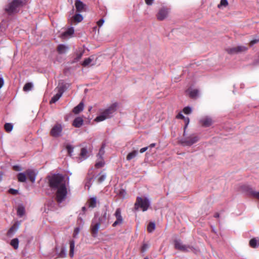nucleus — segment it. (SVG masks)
Wrapping results in <instances>:
<instances>
[{
	"label": "nucleus",
	"mask_w": 259,
	"mask_h": 259,
	"mask_svg": "<svg viewBox=\"0 0 259 259\" xmlns=\"http://www.w3.org/2000/svg\"><path fill=\"white\" fill-rule=\"evenodd\" d=\"M82 210H85V207H82Z\"/></svg>",
	"instance_id": "63"
},
{
	"label": "nucleus",
	"mask_w": 259,
	"mask_h": 259,
	"mask_svg": "<svg viewBox=\"0 0 259 259\" xmlns=\"http://www.w3.org/2000/svg\"><path fill=\"white\" fill-rule=\"evenodd\" d=\"M83 20V17L81 15L77 14L73 16L70 19L71 23H77L80 22Z\"/></svg>",
	"instance_id": "18"
},
{
	"label": "nucleus",
	"mask_w": 259,
	"mask_h": 259,
	"mask_svg": "<svg viewBox=\"0 0 259 259\" xmlns=\"http://www.w3.org/2000/svg\"><path fill=\"white\" fill-rule=\"evenodd\" d=\"M67 191L66 185H63L62 187L57 189L56 192V201L58 203H61L66 197Z\"/></svg>",
	"instance_id": "5"
},
{
	"label": "nucleus",
	"mask_w": 259,
	"mask_h": 259,
	"mask_svg": "<svg viewBox=\"0 0 259 259\" xmlns=\"http://www.w3.org/2000/svg\"><path fill=\"white\" fill-rule=\"evenodd\" d=\"M247 50V48L244 46H237L236 47L228 49V52L230 54H235L245 52Z\"/></svg>",
	"instance_id": "13"
},
{
	"label": "nucleus",
	"mask_w": 259,
	"mask_h": 259,
	"mask_svg": "<svg viewBox=\"0 0 259 259\" xmlns=\"http://www.w3.org/2000/svg\"><path fill=\"white\" fill-rule=\"evenodd\" d=\"M13 128V125L12 123H6L4 125V128L6 132L9 133L12 131Z\"/></svg>",
	"instance_id": "36"
},
{
	"label": "nucleus",
	"mask_w": 259,
	"mask_h": 259,
	"mask_svg": "<svg viewBox=\"0 0 259 259\" xmlns=\"http://www.w3.org/2000/svg\"><path fill=\"white\" fill-rule=\"evenodd\" d=\"M100 159V160L97 162L95 164V167L97 168H100L101 167H102L105 164V162L103 158Z\"/></svg>",
	"instance_id": "38"
},
{
	"label": "nucleus",
	"mask_w": 259,
	"mask_h": 259,
	"mask_svg": "<svg viewBox=\"0 0 259 259\" xmlns=\"http://www.w3.org/2000/svg\"><path fill=\"white\" fill-rule=\"evenodd\" d=\"M168 10L166 9H161L157 14V17L158 20H162L164 19L168 15Z\"/></svg>",
	"instance_id": "17"
},
{
	"label": "nucleus",
	"mask_w": 259,
	"mask_h": 259,
	"mask_svg": "<svg viewBox=\"0 0 259 259\" xmlns=\"http://www.w3.org/2000/svg\"><path fill=\"white\" fill-rule=\"evenodd\" d=\"M87 153H88V151H87V150L86 149V148H82L81 149L80 156L83 159H85L87 157Z\"/></svg>",
	"instance_id": "39"
},
{
	"label": "nucleus",
	"mask_w": 259,
	"mask_h": 259,
	"mask_svg": "<svg viewBox=\"0 0 259 259\" xmlns=\"http://www.w3.org/2000/svg\"><path fill=\"white\" fill-rule=\"evenodd\" d=\"M249 245L250 247H251V248H256L257 245H258V243H257V238L254 237V238L251 239L249 240Z\"/></svg>",
	"instance_id": "29"
},
{
	"label": "nucleus",
	"mask_w": 259,
	"mask_h": 259,
	"mask_svg": "<svg viewBox=\"0 0 259 259\" xmlns=\"http://www.w3.org/2000/svg\"><path fill=\"white\" fill-rule=\"evenodd\" d=\"M96 218L94 219L91 226V233L94 237L98 234V230L101 225L99 222H96Z\"/></svg>",
	"instance_id": "10"
},
{
	"label": "nucleus",
	"mask_w": 259,
	"mask_h": 259,
	"mask_svg": "<svg viewBox=\"0 0 259 259\" xmlns=\"http://www.w3.org/2000/svg\"><path fill=\"white\" fill-rule=\"evenodd\" d=\"M106 179V175H102L99 176V177L98 179V182L99 183H102Z\"/></svg>",
	"instance_id": "44"
},
{
	"label": "nucleus",
	"mask_w": 259,
	"mask_h": 259,
	"mask_svg": "<svg viewBox=\"0 0 259 259\" xmlns=\"http://www.w3.org/2000/svg\"><path fill=\"white\" fill-rule=\"evenodd\" d=\"M69 49L68 46L64 45H59L57 48V51L59 54H63L66 53Z\"/></svg>",
	"instance_id": "21"
},
{
	"label": "nucleus",
	"mask_w": 259,
	"mask_h": 259,
	"mask_svg": "<svg viewBox=\"0 0 259 259\" xmlns=\"http://www.w3.org/2000/svg\"><path fill=\"white\" fill-rule=\"evenodd\" d=\"M97 203V199L96 197H91L88 201V206L90 208H94L96 207Z\"/></svg>",
	"instance_id": "20"
},
{
	"label": "nucleus",
	"mask_w": 259,
	"mask_h": 259,
	"mask_svg": "<svg viewBox=\"0 0 259 259\" xmlns=\"http://www.w3.org/2000/svg\"><path fill=\"white\" fill-rule=\"evenodd\" d=\"M104 19H102L97 22V25L99 27H101L103 25V24H104Z\"/></svg>",
	"instance_id": "51"
},
{
	"label": "nucleus",
	"mask_w": 259,
	"mask_h": 259,
	"mask_svg": "<svg viewBox=\"0 0 259 259\" xmlns=\"http://www.w3.org/2000/svg\"><path fill=\"white\" fill-rule=\"evenodd\" d=\"M104 146L103 145L101 148L100 149L99 153L98 154V156L100 157V158H103L102 155L104 154Z\"/></svg>",
	"instance_id": "43"
},
{
	"label": "nucleus",
	"mask_w": 259,
	"mask_h": 259,
	"mask_svg": "<svg viewBox=\"0 0 259 259\" xmlns=\"http://www.w3.org/2000/svg\"><path fill=\"white\" fill-rule=\"evenodd\" d=\"M83 109V104L80 102L77 106L75 107L73 109V112L74 114H78Z\"/></svg>",
	"instance_id": "24"
},
{
	"label": "nucleus",
	"mask_w": 259,
	"mask_h": 259,
	"mask_svg": "<svg viewBox=\"0 0 259 259\" xmlns=\"http://www.w3.org/2000/svg\"><path fill=\"white\" fill-rule=\"evenodd\" d=\"M9 193L13 195H17L18 193V191L17 190L11 188L9 190Z\"/></svg>",
	"instance_id": "46"
},
{
	"label": "nucleus",
	"mask_w": 259,
	"mask_h": 259,
	"mask_svg": "<svg viewBox=\"0 0 259 259\" xmlns=\"http://www.w3.org/2000/svg\"><path fill=\"white\" fill-rule=\"evenodd\" d=\"M83 123V120L82 118L77 117L74 119L73 121L72 125L75 127H81Z\"/></svg>",
	"instance_id": "19"
},
{
	"label": "nucleus",
	"mask_w": 259,
	"mask_h": 259,
	"mask_svg": "<svg viewBox=\"0 0 259 259\" xmlns=\"http://www.w3.org/2000/svg\"><path fill=\"white\" fill-rule=\"evenodd\" d=\"M117 107V104L113 103L108 108L104 110L99 116L96 117L94 121L96 122H101L111 118L112 116L113 113L116 111Z\"/></svg>",
	"instance_id": "2"
},
{
	"label": "nucleus",
	"mask_w": 259,
	"mask_h": 259,
	"mask_svg": "<svg viewBox=\"0 0 259 259\" xmlns=\"http://www.w3.org/2000/svg\"><path fill=\"white\" fill-rule=\"evenodd\" d=\"M147 149H148V147H144V148H141L140 150V152L142 153H144V152H145Z\"/></svg>",
	"instance_id": "57"
},
{
	"label": "nucleus",
	"mask_w": 259,
	"mask_h": 259,
	"mask_svg": "<svg viewBox=\"0 0 259 259\" xmlns=\"http://www.w3.org/2000/svg\"><path fill=\"white\" fill-rule=\"evenodd\" d=\"M75 6L77 12H81L85 10V5L80 0L75 1Z\"/></svg>",
	"instance_id": "16"
},
{
	"label": "nucleus",
	"mask_w": 259,
	"mask_h": 259,
	"mask_svg": "<svg viewBox=\"0 0 259 259\" xmlns=\"http://www.w3.org/2000/svg\"><path fill=\"white\" fill-rule=\"evenodd\" d=\"M214 217L215 218H219V214L218 213H216L214 214Z\"/></svg>",
	"instance_id": "61"
},
{
	"label": "nucleus",
	"mask_w": 259,
	"mask_h": 259,
	"mask_svg": "<svg viewBox=\"0 0 259 259\" xmlns=\"http://www.w3.org/2000/svg\"><path fill=\"white\" fill-rule=\"evenodd\" d=\"M155 229V225L154 223L150 222L148 225L147 231L149 233L152 232Z\"/></svg>",
	"instance_id": "37"
},
{
	"label": "nucleus",
	"mask_w": 259,
	"mask_h": 259,
	"mask_svg": "<svg viewBox=\"0 0 259 259\" xmlns=\"http://www.w3.org/2000/svg\"><path fill=\"white\" fill-rule=\"evenodd\" d=\"M137 154L138 152L136 150H134L132 152L129 153L126 156V159L127 160H130L132 159L137 156Z\"/></svg>",
	"instance_id": "34"
},
{
	"label": "nucleus",
	"mask_w": 259,
	"mask_h": 259,
	"mask_svg": "<svg viewBox=\"0 0 259 259\" xmlns=\"http://www.w3.org/2000/svg\"><path fill=\"white\" fill-rule=\"evenodd\" d=\"M3 176V172H0V182L2 180V177Z\"/></svg>",
	"instance_id": "59"
},
{
	"label": "nucleus",
	"mask_w": 259,
	"mask_h": 259,
	"mask_svg": "<svg viewBox=\"0 0 259 259\" xmlns=\"http://www.w3.org/2000/svg\"><path fill=\"white\" fill-rule=\"evenodd\" d=\"M13 170H14L15 171H20V170H21V168L20 167V166H19L18 165H14L13 167Z\"/></svg>",
	"instance_id": "55"
},
{
	"label": "nucleus",
	"mask_w": 259,
	"mask_h": 259,
	"mask_svg": "<svg viewBox=\"0 0 259 259\" xmlns=\"http://www.w3.org/2000/svg\"><path fill=\"white\" fill-rule=\"evenodd\" d=\"M183 112L186 114H190L191 112V109L189 107H186L183 109Z\"/></svg>",
	"instance_id": "45"
},
{
	"label": "nucleus",
	"mask_w": 259,
	"mask_h": 259,
	"mask_svg": "<svg viewBox=\"0 0 259 259\" xmlns=\"http://www.w3.org/2000/svg\"><path fill=\"white\" fill-rule=\"evenodd\" d=\"M49 186L52 189H56L66 185L64 177L61 174H54L47 177Z\"/></svg>",
	"instance_id": "1"
},
{
	"label": "nucleus",
	"mask_w": 259,
	"mask_h": 259,
	"mask_svg": "<svg viewBox=\"0 0 259 259\" xmlns=\"http://www.w3.org/2000/svg\"><path fill=\"white\" fill-rule=\"evenodd\" d=\"M259 41V38H255V39H252L250 41V45L251 46H252L254 44H256L257 42H258Z\"/></svg>",
	"instance_id": "49"
},
{
	"label": "nucleus",
	"mask_w": 259,
	"mask_h": 259,
	"mask_svg": "<svg viewBox=\"0 0 259 259\" xmlns=\"http://www.w3.org/2000/svg\"><path fill=\"white\" fill-rule=\"evenodd\" d=\"M153 0H145V3L147 5H151L153 4Z\"/></svg>",
	"instance_id": "56"
},
{
	"label": "nucleus",
	"mask_w": 259,
	"mask_h": 259,
	"mask_svg": "<svg viewBox=\"0 0 259 259\" xmlns=\"http://www.w3.org/2000/svg\"><path fill=\"white\" fill-rule=\"evenodd\" d=\"M84 53V50L82 49H79L78 51L76 53L75 55V57L74 58L75 61H78L82 57L83 54Z\"/></svg>",
	"instance_id": "30"
},
{
	"label": "nucleus",
	"mask_w": 259,
	"mask_h": 259,
	"mask_svg": "<svg viewBox=\"0 0 259 259\" xmlns=\"http://www.w3.org/2000/svg\"><path fill=\"white\" fill-rule=\"evenodd\" d=\"M62 130L63 128L61 124L57 123L51 129L50 135L53 137H58L61 136Z\"/></svg>",
	"instance_id": "7"
},
{
	"label": "nucleus",
	"mask_w": 259,
	"mask_h": 259,
	"mask_svg": "<svg viewBox=\"0 0 259 259\" xmlns=\"http://www.w3.org/2000/svg\"><path fill=\"white\" fill-rule=\"evenodd\" d=\"M174 246L176 249L182 251H187L188 246L182 244L180 240H174Z\"/></svg>",
	"instance_id": "11"
},
{
	"label": "nucleus",
	"mask_w": 259,
	"mask_h": 259,
	"mask_svg": "<svg viewBox=\"0 0 259 259\" xmlns=\"http://www.w3.org/2000/svg\"><path fill=\"white\" fill-rule=\"evenodd\" d=\"M10 244L14 249H17L19 246V240L17 238L13 239L10 242Z\"/></svg>",
	"instance_id": "33"
},
{
	"label": "nucleus",
	"mask_w": 259,
	"mask_h": 259,
	"mask_svg": "<svg viewBox=\"0 0 259 259\" xmlns=\"http://www.w3.org/2000/svg\"><path fill=\"white\" fill-rule=\"evenodd\" d=\"M80 231V229L79 227H76L74 229V232H73V237H75V236L79 233Z\"/></svg>",
	"instance_id": "48"
},
{
	"label": "nucleus",
	"mask_w": 259,
	"mask_h": 259,
	"mask_svg": "<svg viewBox=\"0 0 259 259\" xmlns=\"http://www.w3.org/2000/svg\"><path fill=\"white\" fill-rule=\"evenodd\" d=\"M186 95L190 96L191 97H195L199 96L200 94L198 89L190 88L186 91Z\"/></svg>",
	"instance_id": "15"
},
{
	"label": "nucleus",
	"mask_w": 259,
	"mask_h": 259,
	"mask_svg": "<svg viewBox=\"0 0 259 259\" xmlns=\"http://www.w3.org/2000/svg\"><path fill=\"white\" fill-rule=\"evenodd\" d=\"M257 240L258 245H259V237H256Z\"/></svg>",
	"instance_id": "62"
},
{
	"label": "nucleus",
	"mask_w": 259,
	"mask_h": 259,
	"mask_svg": "<svg viewBox=\"0 0 259 259\" xmlns=\"http://www.w3.org/2000/svg\"><path fill=\"white\" fill-rule=\"evenodd\" d=\"M25 208L23 206H19L17 208V214L20 217H22L25 214Z\"/></svg>",
	"instance_id": "32"
},
{
	"label": "nucleus",
	"mask_w": 259,
	"mask_h": 259,
	"mask_svg": "<svg viewBox=\"0 0 259 259\" xmlns=\"http://www.w3.org/2000/svg\"><path fill=\"white\" fill-rule=\"evenodd\" d=\"M66 149L67 150V152L68 155L71 156L72 155V153L73 150V147L71 145H67L66 146Z\"/></svg>",
	"instance_id": "42"
},
{
	"label": "nucleus",
	"mask_w": 259,
	"mask_h": 259,
	"mask_svg": "<svg viewBox=\"0 0 259 259\" xmlns=\"http://www.w3.org/2000/svg\"><path fill=\"white\" fill-rule=\"evenodd\" d=\"M199 139V138L197 135L192 134L187 138L182 139L180 142L184 146H190L198 142Z\"/></svg>",
	"instance_id": "6"
},
{
	"label": "nucleus",
	"mask_w": 259,
	"mask_h": 259,
	"mask_svg": "<svg viewBox=\"0 0 259 259\" xmlns=\"http://www.w3.org/2000/svg\"><path fill=\"white\" fill-rule=\"evenodd\" d=\"M74 33V29L73 27H71L68 29L67 31L64 32L61 34V37L63 38H66L67 37L71 36Z\"/></svg>",
	"instance_id": "22"
},
{
	"label": "nucleus",
	"mask_w": 259,
	"mask_h": 259,
	"mask_svg": "<svg viewBox=\"0 0 259 259\" xmlns=\"http://www.w3.org/2000/svg\"><path fill=\"white\" fill-rule=\"evenodd\" d=\"M150 203L147 198L138 197L135 203L134 208L137 210L141 208L143 211H145L148 209Z\"/></svg>",
	"instance_id": "4"
},
{
	"label": "nucleus",
	"mask_w": 259,
	"mask_h": 259,
	"mask_svg": "<svg viewBox=\"0 0 259 259\" xmlns=\"http://www.w3.org/2000/svg\"><path fill=\"white\" fill-rule=\"evenodd\" d=\"M247 193L250 196L259 199V192H256L251 188H249Z\"/></svg>",
	"instance_id": "25"
},
{
	"label": "nucleus",
	"mask_w": 259,
	"mask_h": 259,
	"mask_svg": "<svg viewBox=\"0 0 259 259\" xmlns=\"http://www.w3.org/2000/svg\"><path fill=\"white\" fill-rule=\"evenodd\" d=\"M66 251H65V248L64 247H62L61 248V250L58 254V256L59 257L64 258V257H66Z\"/></svg>",
	"instance_id": "40"
},
{
	"label": "nucleus",
	"mask_w": 259,
	"mask_h": 259,
	"mask_svg": "<svg viewBox=\"0 0 259 259\" xmlns=\"http://www.w3.org/2000/svg\"><path fill=\"white\" fill-rule=\"evenodd\" d=\"M17 230V227L15 225L12 226L7 232V235L9 237L12 236Z\"/></svg>",
	"instance_id": "35"
},
{
	"label": "nucleus",
	"mask_w": 259,
	"mask_h": 259,
	"mask_svg": "<svg viewBox=\"0 0 259 259\" xmlns=\"http://www.w3.org/2000/svg\"><path fill=\"white\" fill-rule=\"evenodd\" d=\"M25 4V0H14L6 8V11L9 14L16 13L18 11V9Z\"/></svg>",
	"instance_id": "3"
},
{
	"label": "nucleus",
	"mask_w": 259,
	"mask_h": 259,
	"mask_svg": "<svg viewBox=\"0 0 259 259\" xmlns=\"http://www.w3.org/2000/svg\"><path fill=\"white\" fill-rule=\"evenodd\" d=\"M199 123L203 127H208L212 124V120L210 117L206 116L201 118Z\"/></svg>",
	"instance_id": "12"
},
{
	"label": "nucleus",
	"mask_w": 259,
	"mask_h": 259,
	"mask_svg": "<svg viewBox=\"0 0 259 259\" xmlns=\"http://www.w3.org/2000/svg\"><path fill=\"white\" fill-rule=\"evenodd\" d=\"M4 85V79L2 78H0V89Z\"/></svg>",
	"instance_id": "58"
},
{
	"label": "nucleus",
	"mask_w": 259,
	"mask_h": 259,
	"mask_svg": "<svg viewBox=\"0 0 259 259\" xmlns=\"http://www.w3.org/2000/svg\"><path fill=\"white\" fill-rule=\"evenodd\" d=\"M33 88V84L32 82H27L24 85L23 90L25 92H28L31 91Z\"/></svg>",
	"instance_id": "28"
},
{
	"label": "nucleus",
	"mask_w": 259,
	"mask_h": 259,
	"mask_svg": "<svg viewBox=\"0 0 259 259\" xmlns=\"http://www.w3.org/2000/svg\"><path fill=\"white\" fill-rule=\"evenodd\" d=\"M59 98H52L50 101V104H52L53 103H56Z\"/></svg>",
	"instance_id": "53"
},
{
	"label": "nucleus",
	"mask_w": 259,
	"mask_h": 259,
	"mask_svg": "<svg viewBox=\"0 0 259 259\" xmlns=\"http://www.w3.org/2000/svg\"><path fill=\"white\" fill-rule=\"evenodd\" d=\"M93 57H91L85 59L82 63V65L84 67L89 66V65H93L95 63H92L93 61Z\"/></svg>",
	"instance_id": "23"
},
{
	"label": "nucleus",
	"mask_w": 259,
	"mask_h": 259,
	"mask_svg": "<svg viewBox=\"0 0 259 259\" xmlns=\"http://www.w3.org/2000/svg\"><path fill=\"white\" fill-rule=\"evenodd\" d=\"M108 219V215L107 214V211H105L102 215L99 218L98 222L101 224H103L105 223L106 221Z\"/></svg>",
	"instance_id": "26"
},
{
	"label": "nucleus",
	"mask_w": 259,
	"mask_h": 259,
	"mask_svg": "<svg viewBox=\"0 0 259 259\" xmlns=\"http://www.w3.org/2000/svg\"><path fill=\"white\" fill-rule=\"evenodd\" d=\"M176 117L178 119H184V118H185V117H184V116L181 113H179L177 115Z\"/></svg>",
	"instance_id": "52"
},
{
	"label": "nucleus",
	"mask_w": 259,
	"mask_h": 259,
	"mask_svg": "<svg viewBox=\"0 0 259 259\" xmlns=\"http://www.w3.org/2000/svg\"><path fill=\"white\" fill-rule=\"evenodd\" d=\"M121 213V211L120 208H117L114 213V216L115 217L116 220L112 224V226L113 227H115L117 225H121L123 223V220Z\"/></svg>",
	"instance_id": "8"
},
{
	"label": "nucleus",
	"mask_w": 259,
	"mask_h": 259,
	"mask_svg": "<svg viewBox=\"0 0 259 259\" xmlns=\"http://www.w3.org/2000/svg\"><path fill=\"white\" fill-rule=\"evenodd\" d=\"M25 174L28 179L32 182L34 183L35 181V177L37 174L34 170L27 169L25 171Z\"/></svg>",
	"instance_id": "14"
},
{
	"label": "nucleus",
	"mask_w": 259,
	"mask_h": 259,
	"mask_svg": "<svg viewBox=\"0 0 259 259\" xmlns=\"http://www.w3.org/2000/svg\"><path fill=\"white\" fill-rule=\"evenodd\" d=\"M69 245H70L69 256H70V257H73L74 256L75 241L73 240H70L69 242Z\"/></svg>",
	"instance_id": "27"
},
{
	"label": "nucleus",
	"mask_w": 259,
	"mask_h": 259,
	"mask_svg": "<svg viewBox=\"0 0 259 259\" xmlns=\"http://www.w3.org/2000/svg\"><path fill=\"white\" fill-rule=\"evenodd\" d=\"M126 194V193L124 190H121L119 192V195L123 198L125 197Z\"/></svg>",
	"instance_id": "50"
},
{
	"label": "nucleus",
	"mask_w": 259,
	"mask_h": 259,
	"mask_svg": "<svg viewBox=\"0 0 259 259\" xmlns=\"http://www.w3.org/2000/svg\"><path fill=\"white\" fill-rule=\"evenodd\" d=\"M228 3L227 0H221L220 4L218 5V8H221L222 7H226Z\"/></svg>",
	"instance_id": "41"
},
{
	"label": "nucleus",
	"mask_w": 259,
	"mask_h": 259,
	"mask_svg": "<svg viewBox=\"0 0 259 259\" xmlns=\"http://www.w3.org/2000/svg\"><path fill=\"white\" fill-rule=\"evenodd\" d=\"M155 146V144H154V143H152V144H150L149 146V147L151 148L154 147Z\"/></svg>",
	"instance_id": "60"
},
{
	"label": "nucleus",
	"mask_w": 259,
	"mask_h": 259,
	"mask_svg": "<svg viewBox=\"0 0 259 259\" xmlns=\"http://www.w3.org/2000/svg\"><path fill=\"white\" fill-rule=\"evenodd\" d=\"M148 248V245L147 244H143L141 247V251L142 252H144Z\"/></svg>",
	"instance_id": "47"
},
{
	"label": "nucleus",
	"mask_w": 259,
	"mask_h": 259,
	"mask_svg": "<svg viewBox=\"0 0 259 259\" xmlns=\"http://www.w3.org/2000/svg\"><path fill=\"white\" fill-rule=\"evenodd\" d=\"M184 120V121L185 122V123H186V125H185V129L186 128V127L187 126L188 124H189V118L188 117H185Z\"/></svg>",
	"instance_id": "54"
},
{
	"label": "nucleus",
	"mask_w": 259,
	"mask_h": 259,
	"mask_svg": "<svg viewBox=\"0 0 259 259\" xmlns=\"http://www.w3.org/2000/svg\"><path fill=\"white\" fill-rule=\"evenodd\" d=\"M17 179L20 182H25L26 180V175L25 173H19L17 175Z\"/></svg>",
	"instance_id": "31"
},
{
	"label": "nucleus",
	"mask_w": 259,
	"mask_h": 259,
	"mask_svg": "<svg viewBox=\"0 0 259 259\" xmlns=\"http://www.w3.org/2000/svg\"><path fill=\"white\" fill-rule=\"evenodd\" d=\"M67 88V86L66 84L59 83L58 86L55 90L56 94L54 97H61L63 95V93L66 90Z\"/></svg>",
	"instance_id": "9"
}]
</instances>
